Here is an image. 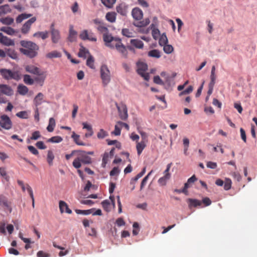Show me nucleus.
Here are the masks:
<instances>
[{"mask_svg": "<svg viewBox=\"0 0 257 257\" xmlns=\"http://www.w3.org/2000/svg\"><path fill=\"white\" fill-rule=\"evenodd\" d=\"M55 125H56V122H55V120L54 119V118L53 117L50 118L49 120V124L47 127V130L49 132H52L54 130V127H55Z\"/></svg>", "mask_w": 257, "mask_h": 257, "instance_id": "nucleus-31", "label": "nucleus"}, {"mask_svg": "<svg viewBox=\"0 0 257 257\" xmlns=\"http://www.w3.org/2000/svg\"><path fill=\"white\" fill-rule=\"evenodd\" d=\"M41 137L40 132L38 131L34 132L32 134L30 139L31 140H37Z\"/></svg>", "mask_w": 257, "mask_h": 257, "instance_id": "nucleus-57", "label": "nucleus"}, {"mask_svg": "<svg viewBox=\"0 0 257 257\" xmlns=\"http://www.w3.org/2000/svg\"><path fill=\"white\" fill-rule=\"evenodd\" d=\"M81 161L79 157L76 158L73 162V166L76 169H79L81 166Z\"/></svg>", "mask_w": 257, "mask_h": 257, "instance_id": "nucleus-56", "label": "nucleus"}, {"mask_svg": "<svg viewBox=\"0 0 257 257\" xmlns=\"http://www.w3.org/2000/svg\"><path fill=\"white\" fill-rule=\"evenodd\" d=\"M93 209L88 210L76 209L75 212L78 214L88 215L92 213Z\"/></svg>", "mask_w": 257, "mask_h": 257, "instance_id": "nucleus-47", "label": "nucleus"}, {"mask_svg": "<svg viewBox=\"0 0 257 257\" xmlns=\"http://www.w3.org/2000/svg\"><path fill=\"white\" fill-rule=\"evenodd\" d=\"M116 106L118 111L119 117L122 120H125L128 116L126 105L123 104H121L120 105H118L116 103Z\"/></svg>", "mask_w": 257, "mask_h": 257, "instance_id": "nucleus-9", "label": "nucleus"}, {"mask_svg": "<svg viewBox=\"0 0 257 257\" xmlns=\"http://www.w3.org/2000/svg\"><path fill=\"white\" fill-rule=\"evenodd\" d=\"M232 182L229 178H226L224 182V189L225 190H229L231 187Z\"/></svg>", "mask_w": 257, "mask_h": 257, "instance_id": "nucleus-50", "label": "nucleus"}, {"mask_svg": "<svg viewBox=\"0 0 257 257\" xmlns=\"http://www.w3.org/2000/svg\"><path fill=\"white\" fill-rule=\"evenodd\" d=\"M153 172V170H151L148 174L145 176L143 180L142 181L141 186H140V189L142 190L143 188L144 187V186L146 185V183L148 181L149 177L152 174V173Z\"/></svg>", "mask_w": 257, "mask_h": 257, "instance_id": "nucleus-48", "label": "nucleus"}, {"mask_svg": "<svg viewBox=\"0 0 257 257\" xmlns=\"http://www.w3.org/2000/svg\"><path fill=\"white\" fill-rule=\"evenodd\" d=\"M197 180L195 175H193L191 177L189 178L187 182L185 183L184 188L182 189V192L184 193L187 192V189L190 187L189 185L193 183Z\"/></svg>", "mask_w": 257, "mask_h": 257, "instance_id": "nucleus-22", "label": "nucleus"}, {"mask_svg": "<svg viewBox=\"0 0 257 257\" xmlns=\"http://www.w3.org/2000/svg\"><path fill=\"white\" fill-rule=\"evenodd\" d=\"M108 136V133L103 129H100L97 134L98 139H102Z\"/></svg>", "mask_w": 257, "mask_h": 257, "instance_id": "nucleus-52", "label": "nucleus"}, {"mask_svg": "<svg viewBox=\"0 0 257 257\" xmlns=\"http://www.w3.org/2000/svg\"><path fill=\"white\" fill-rule=\"evenodd\" d=\"M28 149L33 155H38L39 154L38 151L33 146H29Z\"/></svg>", "mask_w": 257, "mask_h": 257, "instance_id": "nucleus-61", "label": "nucleus"}, {"mask_svg": "<svg viewBox=\"0 0 257 257\" xmlns=\"http://www.w3.org/2000/svg\"><path fill=\"white\" fill-rule=\"evenodd\" d=\"M89 53L88 50H87L83 47H81V48L79 50V52L78 53V56L80 57H84L86 58L87 54Z\"/></svg>", "mask_w": 257, "mask_h": 257, "instance_id": "nucleus-45", "label": "nucleus"}, {"mask_svg": "<svg viewBox=\"0 0 257 257\" xmlns=\"http://www.w3.org/2000/svg\"><path fill=\"white\" fill-rule=\"evenodd\" d=\"M163 50L166 54H170L173 51L174 48L172 45L167 44L164 46Z\"/></svg>", "mask_w": 257, "mask_h": 257, "instance_id": "nucleus-51", "label": "nucleus"}, {"mask_svg": "<svg viewBox=\"0 0 257 257\" xmlns=\"http://www.w3.org/2000/svg\"><path fill=\"white\" fill-rule=\"evenodd\" d=\"M77 33L73 29V26L71 25L69 27V36L68 40L71 42H74L76 40Z\"/></svg>", "mask_w": 257, "mask_h": 257, "instance_id": "nucleus-19", "label": "nucleus"}, {"mask_svg": "<svg viewBox=\"0 0 257 257\" xmlns=\"http://www.w3.org/2000/svg\"><path fill=\"white\" fill-rule=\"evenodd\" d=\"M72 138L73 139L75 143L79 145V146H85V144L83 143L80 140V136L77 134H76L74 132L73 133V134L72 135Z\"/></svg>", "mask_w": 257, "mask_h": 257, "instance_id": "nucleus-40", "label": "nucleus"}, {"mask_svg": "<svg viewBox=\"0 0 257 257\" xmlns=\"http://www.w3.org/2000/svg\"><path fill=\"white\" fill-rule=\"evenodd\" d=\"M23 80L24 83L26 84L32 85L34 84V79H32L29 75H24Z\"/></svg>", "mask_w": 257, "mask_h": 257, "instance_id": "nucleus-43", "label": "nucleus"}, {"mask_svg": "<svg viewBox=\"0 0 257 257\" xmlns=\"http://www.w3.org/2000/svg\"><path fill=\"white\" fill-rule=\"evenodd\" d=\"M131 44L136 48L142 49L144 47L143 42L139 39H132L130 41Z\"/></svg>", "mask_w": 257, "mask_h": 257, "instance_id": "nucleus-27", "label": "nucleus"}, {"mask_svg": "<svg viewBox=\"0 0 257 257\" xmlns=\"http://www.w3.org/2000/svg\"><path fill=\"white\" fill-rule=\"evenodd\" d=\"M0 31L10 36L16 35L19 32L18 30L10 27H3L0 28Z\"/></svg>", "mask_w": 257, "mask_h": 257, "instance_id": "nucleus-18", "label": "nucleus"}, {"mask_svg": "<svg viewBox=\"0 0 257 257\" xmlns=\"http://www.w3.org/2000/svg\"><path fill=\"white\" fill-rule=\"evenodd\" d=\"M32 16L31 14H22L16 18L17 23H21L24 20L27 19Z\"/></svg>", "mask_w": 257, "mask_h": 257, "instance_id": "nucleus-38", "label": "nucleus"}, {"mask_svg": "<svg viewBox=\"0 0 257 257\" xmlns=\"http://www.w3.org/2000/svg\"><path fill=\"white\" fill-rule=\"evenodd\" d=\"M103 209L107 212L110 211V204L108 200H105L101 202Z\"/></svg>", "mask_w": 257, "mask_h": 257, "instance_id": "nucleus-46", "label": "nucleus"}, {"mask_svg": "<svg viewBox=\"0 0 257 257\" xmlns=\"http://www.w3.org/2000/svg\"><path fill=\"white\" fill-rule=\"evenodd\" d=\"M102 3L107 8H111L116 0H101Z\"/></svg>", "mask_w": 257, "mask_h": 257, "instance_id": "nucleus-42", "label": "nucleus"}, {"mask_svg": "<svg viewBox=\"0 0 257 257\" xmlns=\"http://www.w3.org/2000/svg\"><path fill=\"white\" fill-rule=\"evenodd\" d=\"M80 159L81 162L85 164H88L91 163V159L90 157L86 155H80V156L78 157Z\"/></svg>", "mask_w": 257, "mask_h": 257, "instance_id": "nucleus-36", "label": "nucleus"}, {"mask_svg": "<svg viewBox=\"0 0 257 257\" xmlns=\"http://www.w3.org/2000/svg\"><path fill=\"white\" fill-rule=\"evenodd\" d=\"M0 175L7 180H8L9 179V177L7 175L6 169L5 167H0Z\"/></svg>", "mask_w": 257, "mask_h": 257, "instance_id": "nucleus-54", "label": "nucleus"}, {"mask_svg": "<svg viewBox=\"0 0 257 257\" xmlns=\"http://www.w3.org/2000/svg\"><path fill=\"white\" fill-rule=\"evenodd\" d=\"M105 18L108 21L114 23L116 20V14L114 12H108L106 14Z\"/></svg>", "mask_w": 257, "mask_h": 257, "instance_id": "nucleus-32", "label": "nucleus"}, {"mask_svg": "<svg viewBox=\"0 0 257 257\" xmlns=\"http://www.w3.org/2000/svg\"><path fill=\"white\" fill-rule=\"evenodd\" d=\"M137 72L145 80L148 81L150 78V75L148 73L146 72L148 69L147 65L143 62L137 63Z\"/></svg>", "mask_w": 257, "mask_h": 257, "instance_id": "nucleus-5", "label": "nucleus"}, {"mask_svg": "<svg viewBox=\"0 0 257 257\" xmlns=\"http://www.w3.org/2000/svg\"><path fill=\"white\" fill-rule=\"evenodd\" d=\"M97 29L99 32L103 33V37L105 34L110 35L108 33V30L107 28L105 26L103 23H102L100 25L98 26Z\"/></svg>", "mask_w": 257, "mask_h": 257, "instance_id": "nucleus-29", "label": "nucleus"}, {"mask_svg": "<svg viewBox=\"0 0 257 257\" xmlns=\"http://www.w3.org/2000/svg\"><path fill=\"white\" fill-rule=\"evenodd\" d=\"M132 15L134 19L136 20H140L143 17V11L138 8H135L133 9Z\"/></svg>", "mask_w": 257, "mask_h": 257, "instance_id": "nucleus-15", "label": "nucleus"}, {"mask_svg": "<svg viewBox=\"0 0 257 257\" xmlns=\"http://www.w3.org/2000/svg\"><path fill=\"white\" fill-rule=\"evenodd\" d=\"M0 93L7 96H11L14 91L11 86L7 84H0Z\"/></svg>", "mask_w": 257, "mask_h": 257, "instance_id": "nucleus-12", "label": "nucleus"}, {"mask_svg": "<svg viewBox=\"0 0 257 257\" xmlns=\"http://www.w3.org/2000/svg\"><path fill=\"white\" fill-rule=\"evenodd\" d=\"M116 50L121 54V56L124 58H126L127 57V51L126 47L122 43H120V45L116 44Z\"/></svg>", "mask_w": 257, "mask_h": 257, "instance_id": "nucleus-14", "label": "nucleus"}, {"mask_svg": "<svg viewBox=\"0 0 257 257\" xmlns=\"http://www.w3.org/2000/svg\"><path fill=\"white\" fill-rule=\"evenodd\" d=\"M0 10H2L4 14H6L11 12V9L8 5L0 6Z\"/></svg>", "mask_w": 257, "mask_h": 257, "instance_id": "nucleus-53", "label": "nucleus"}, {"mask_svg": "<svg viewBox=\"0 0 257 257\" xmlns=\"http://www.w3.org/2000/svg\"><path fill=\"white\" fill-rule=\"evenodd\" d=\"M100 76L103 84L105 86L110 82V73L106 65H102L100 68Z\"/></svg>", "mask_w": 257, "mask_h": 257, "instance_id": "nucleus-4", "label": "nucleus"}, {"mask_svg": "<svg viewBox=\"0 0 257 257\" xmlns=\"http://www.w3.org/2000/svg\"><path fill=\"white\" fill-rule=\"evenodd\" d=\"M147 143V142L145 141H141L140 142L137 143L136 149L138 155H140L143 150L146 148Z\"/></svg>", "mask_w": 257, "mask_h": 257, "instance_id": "nucleus-25", "label": "nucleus"}, {"mask_svg": "<svg viewBox=\"0 0 257 257\" xmlns=\"http://www.w3.org/2000/svg\"><path fill=\"white\" fill-rule=\"evenodd\" d=\"M29 91L28 88L23 84H19L18 86V92L22 95H26Z\"/></svg>", "mask_w": 257, "mask_h": 257, "instance_id": "nucleus-30", "label": "nucleus"}, {"mask_svg": "<svg viewBox=\"0 0 257 257\" xmlns=\"http://www.w3.org/2000/svg\"><path fill=\"white\" fill-rule=\"evenodd\" d=\"M121 126L118 124V122L117 124L115 125L114 131L112 132V133L115 136H119L121 133Z\"/></svg>", "mask_w": 257, "mask_h": 257, "instance_id": "nucleus-60", "label": "nucleus"}, {"mask_svg": "<svg viewBox=\"0 0 257 257\" xmlns=\"http://www.w3.org/2000/svg\"><path fill=\"white\" fill-rule=\"evenodd\" d=\"M14 20L11 17L2 18L0 19V22L4 25H11L14 23Z\"/></svg>", "mask_w": 257, "mask_h": 257, "instance_id": "nucleus-35", "label": "nucleus"}, {"mask_svg": "<svg viewBox=\"0 0 257 257\" xmlns=\"http://www.w3.org/2000/svg\"><path fill=\"white\" fill-rule=\"evenodd\" d=\"M20 45L23 47L20 48V51L27 57L33 58L38 55L39 46L35 43L30 41L22 40Z\"/></svg>", "mask_w": 257, "mask_h": 257, "instance_id": "nucleus-1", "label": "nucleus"}, {"mask_svg": "<svg viewBox=\"0 0 257 257\" xmlns=\"http://www.w3.org/2000/svg\"><path fill=\"white\" fill-rule=\"evenodd\" d=\"M0 74L3 78L9 80L14 79L18 81L21 79V74L19 71H12L6 68L0 69Z\"/></svg>", "mask_w": 257, "mask_h": 257, "instance_id": "nucleus-2", "label": "nucleus"}, {"mask_svg": "<svg viewBox=\"0 0 257 257\" xmlns=\"http://www.w3.org/2000/svg\"><path fill=\"white\" fill-rule=\"evenodd\" d=\"M103 41L107 47L111 49H116V44L120 45L121 42L120 39L117 37H112L111 35L105 34L103 37Z\"/></svg>", "mask_w": 257, "mask_h": 257, "instance_id": "nucleus-3", "label": "nucleus"}, {"mask_svg": "<svg viewBox=\"0 0 257 257\" xmlns=\"http://www.w3.org/2000/svg\"><path fill=\"white\" fill-rule=\"evenodd\" d=\"M6 56H9L13 59H16L18 57V55L16 51L14 49L5 48Z\"/></svg>", "mask_w": 257, "mask_h": 257, "instance_id": "nucleus-26", "label": "nucleus"}, {"mask_svg": "<svg viewBox=\"0 0 257 257\" xmlns=\"http://www.w3.org/2000/svg\"><path fill=\"white\" fill-rule=\"evenodd\" d=\"M0 205L4 208L5 210H7L10 213L12 212L11 203L3 195H0Z\"/></svg>", "mask_w": 257, "mask_h": 257, "instance_id": "nucleus-10", "label": "nucleus"}, {"mask_svg": "<svg viewBox=\"0 0 257 257\" xmlns=\"http://www.w3.org/2000/svg\"><path fill=\"white\" fill-rule=\"evenodd\" d=\"M188 205L189 208L192 207H196L197 206H201L202 202L199 200L196 199L189 198L187 200Z\"/></svg>", "mask_w": 257, "mask_h": 257, "instance_id": "nucleus-24", "label": "nucleus"}, {"mask_svg": "<svg viewBox=\"0 0 257 257\" xmlns=\"http://www.w3.org/2000/svg\"><path fill=\"white\" fill-rule=\"evenodd\" d=\"M44 98V95L42 93L39 92L37 94V95L35 96L34 99V103L35 105L36 108L38 107V106L40 105L42 102Z\"/></svg>", "mask_w": 257, "mask_h": 257, "instance_id": "nucleus-23", "label": "nucleus"}, {"mask_svg": "<svg viewBox=\"0 0 257 257\" xmlns=\"http://www.w3.org/2000/svg\"><path fill=\"white\" fill-rule=\"evenodd\" d=\"M63 141V139L60 136H54L48 140V142H51L53 143H59Z\"/></svg>", "mask_w": 257, "mask_h": 257, "instance_id": "nucleus-44", "label": "nucleus"}, {"mask_svg": "<svg viewBox=\"0 0 257 257\" xmlns=\"http://www.w3.org/2000/svg\"><path fill=\"white\" fill-rule=\"evenodd\" d=\"M61 57V53L57 51H53L46 54V57L50 59L53 58H60Z\"/></svg>", "mask_w": 257, "mask_h": 257, "instance_id": "nucleus-37", "label": "nucleus"}, {"mask_svg": "<svg viewBox=\"0 0 257 257\" xmlns=\"http://www.w3.org/2000/svg\"><path fill=\"white\" fill-rule=\"evenodd\" d=\"M52 41L54 43H58L60 38L59 31L54 28V24H52L50 27Z\"/></svg>", "mask_w": 257, "mask_h": 257, "instance_id": "nucleus-11", "label": "nucleus"}, {"mask_svg": "<svg viewBox=\"0 0 257 257\" xmlns=\"http://www.w3.org/2000/svg\"><path fill=\"white\" fill-rule=\"evenodd\" d=\"M16 116L21 118L26 119L28 118V114L26 111H21L16 113Z\"/></svg>", "mask_w": 257, "mask_h": 257, "instance_id": "nucleus-55", "label": "nucleus"}, {"mask_svg": "<svg viewBox=\"0 0 257 257\" xmlns=\"http://www.w3.org/2000/svg\"><path fill=\"white\" fill-rule=\"evenodd\" d=\"M36 146L38 149L41 150H44L46 148V145L42 141H39L37 142L36 144Z\"/></svg>", "mask_w": 257, "mask_h": 257, "instance_id": "nucleus-63", "label": "nucleus"}, {"mask_svg": "<svg viewBox=\"0 0 257 257\" xmlns=\"http://www.w3.org/2000/svg\"><path fill=\"white\" fill-rule=\"evenodd\" d=\"M36 21V18L33 17L25 22L21 29L22 33L24 35L27 34L30 30L32 25L35 23Z\"/></svg>", "mask_w": 257, "mask_h": 257, "instance_id": "nucleus-8", "label": "nucleus"}, {"mask_svg": "<svg viewBox=\"0 0 257 257\" xmlns=\"http://www.w3.org/2000/svg\"><path fill=\"white\" fill-rule=\"evenodd\" d=\"M150 57L159 58L161 57L160 52L157 49H154L150 51L148 54Z\"/></svg>", "mask_w": 257, "mask_h": 257, "instance_id": "nucleus-34", "label": "nucleus"}, {"mask_svg": "<svg viewBox=\"0 0 257 257\" xmlns=\"http://www.w3.org/2000/svg\"><path fill=\"white\" fill-rule=\"evenodd\" d=\"M25 70L27 72L35 75L42 74V71H41L38 67H36L32 65H29L26 66Z\"/></svg>", "mask_w": 257, "mask_h": 257, "instance_id": "nucleus-13", "label": "nucleus"}, {"mask_svg": "<svg viewBox=\"0 0 257 257\" xmlns=\"http://www.w3.org/2000/svg\"><path fill=\"white\" fill-rule=\"evenodd\" d=\"M168 43V39L166 36H162L159 41V43L161 46H165V45H167Z\"/></svg>", "mask_w": 257, "mask_h": 257, "instance_id": "nucleus-59", "label": "nucleus"}, {"mask_svg": "<svg viewBox=\"0 0 257 257\" xmlns=\"http://www.w3.org/2000/svg\"><path fill=\"white\" fill-rule=\"evenodd\" d=\"M170 178H165V176H163L160 178L158 180V183L162 186H164L166 184L167 181L169 180Z\"/></svg>", "mask_w": 257, "mask_h": 257, "instance_id": "nucleus-62", "label": "nucleus"}, {"mask_svg": "<svg viewBox=\"0 0 257 257\" xmlns=\"http://www.w3.org/2000/svg\"><path fill=\"white\" fill-rule=\"evenodd\" d=\"M53 245L54 247L62 250L59 253V255L60 256H64V255H66L67 254H68L69 252L68 250H66L65 251H63V250L64 249V248L63 247H61V246L58 245L55 242H53Z\"/></svg>", "mask_w": 257, "mask_h": 257, "instance_id": "nucleus-39", "label": "nucleus"}, {"mask_svg": "<svg viewBox=\"0 0 257 257\" xmlns=\"http://www.w3.org/2000/svg\"><path fill=\"white\" fill-rule=\"evenodd\" d=\"M36 75H38V76H36L34 78V82L35 81L37 83L39 84L40 85L42 86L46 77L45 72L42 71V74Z\"/></svg>", "mask_w": 257, "mask_h": 257, "instance_id": "nucleus-21", "label": "nucleus"}, {"mask_svg": "<svg viewBox=\"0 0 257 257\" xmlns=\"http://www.w3.org/2000/svg\"><path fill=\"white\" fill-rule=\"evenodd\" d=\"M0 43L7 46H15L14 41L5 36L0 38Z\"/></svg>", "mask_w": 257, "mask_h": 257, "instance_id": "nucleus-20", "label": "nucleus"}, {"mask_svg": "<svg viewBox=\"0 0 257 257\" xmlns=\"http://www.w3.org/2000/svg\"><path fill=\"white\" fill-rule=\"evenodd\" d=\"M54 159V155L53 152L51 150L48 151L47 161L50 166L53 165V161Z\"/></svg>", "mask_w": 257, "mask_h": 257, "instance_id": "nucleus-41", "label": "nucleus"}, {"mask_svg": "<svg viewBox=\"0 0 257 257\" xmlns=\"http://www.w3.org/2000/svg\"><path fill=\"white\" fill-rule=\"evenodd\" d=\"M172 163L168 164L167 166V168L164 172V176H165V178H170L171 177V174L169 173V171L170 169V168L172 166Z\"/></svg>", "mask_w": 257, "mask_h": 257, "instance_id": "nucleus-58", "label": "nucleus"}, {"mask_svg": "<svg viewBox=\"0 0 257 257\" xmlns=\"http://www.w3.org/2000/svg\"><path fill=\"white\" fill-rule=\"evenodd\" d=\"M80 38L82 40H89L91 42H96L97 38L91 31L87 30H83L79 34Z\"/></svg>", "mask_w": 257, "mask_h": 257, "instance_id": "nucleus-6", "label": "nucleus"}, {"mask_svg": "<svg viewBox=\"0 0 257 257\" xmlns=\"http://www.w3.org/2000/svg\"><path fill=\"white\" fill-rule=\"evenodd\" d=\"M86 65L91 69H94L95 68L94 65V59L92 56L90 55L87 58Z\"/></svg>", "mask_w": 257, "mask_h": 257, "instance_id": "nucleus-49", "label": "nucleus"}, {"mask_svg": "<svg viewBox=\"0 0 257 257\" xmlns=\"http://www.w3.org/2000/svg\"><path fill=\"white\" fill-rule=\"evenodd\" d=\"M127 6L124 3H121L116 7L117 12L120 15L125 16L127 14Z\"/></svg>", "mask_w": 257, "mask_h": 257, "instance_id": "nucleus-16", "label": "nucleus"}, {"mask_svg": "<svg viewBox=\"0 0 257 257\" xmlns=\"http://www.w3.org/2000/svg\"><path fill=\"white\" fill-rule=\"evenodd\" d=\"M59 205L60 211L61 213L64 212L68 214L72 213V210L68 207V205L65 202L61 200L59 201Z\"/></svg>", "mask_w": 257, "mask_h": 257, "instance_id": "nucleus-17", "label": "nucleus"}, {"mask_svg": "<svg viewBox=\"0 0 257 257\" xmlns=\"http://www.w3.org/2000/svg\"><path fill=\"white\" fill-rule=\"evenodd\" d=\"M150 21L149 18H146L144 20L134 23V25L137 27H144L149 24Z\"/></svg>", "mask_w": 257, "mask_h": 257, "instance_id": "nucleus-33", "label": "nucleus"}, {"mask_svg": "<svg viewBox=\"0 0 257 257\" xmlns=\"http://www.w3.org/2000/svg\"><path fill=\"white\" fill-rule=\"evenodd\" d=\"M0 126L7 130H9L12 128V122L8 115L4 114L1 116Z\"/></svg>", "mask_w": 257, "mask_h": 257, "instance_id": "nucleus-7", "label": "nucleus"}, {"mask_svg": "<svg viewBox=\"0 0 257 257\" xmlns=\"http://www.w3.org/2000/svg\"><path fill=\"white\" fill-rule=\"evenodd\" d=\"M37 255L38 257H49V254L48 253H47L42 250L39 251L37 253Z\"/></svg>", "mask_w": 257, "mask_h": 257, "instance_id": "nucleus-64", "label": "nucleus"}, {"mask_svg": "<svg viewBox=\"0 0 257 257\" xmlns=\"http://www.w3.org/2000/svg\"><path fill=\"white\" fill-rule=\"evenodd\" d=\"M34 37L41 38L43 40L47 39L49 36V33L48 31L45 32H37L34 33L33 35Z\"/></svg>", "mask_w": 257, "mask_h": 257, "instance_id": "nucleus-28", "label": "nucleus"}]
</instances>
